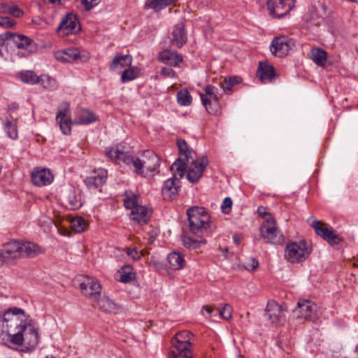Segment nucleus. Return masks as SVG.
I'll use <instances>...</instances> for the list:
<instances>
[{
    "label": "nucleus",
    "instance_id": "obj_7",
    "mask_svg": "<svg viewBox=\"0 0 358 358\" xmlns=\"http://www.w3.org/2000/svg\"><path fill=\"white\" fill-rule=\"evenodd\" d=\"M260 234L266 243L282 244L284 242V236L278 229L275 220L272 217H268L263 222Z\"/></svg>",
    "mask_w": 358,
    "mask_h": 358
},
{
    "label": "nucleus",
    "instance_id": "obj_34",
    "mask_svg": "<svg viewBox=\"0 0 358 358\" xmlns=\"http://www.w3.org/2000/svg\"><path fill=\"white\" fill-rule=\"evenodd\" d=\"M327 52L321 48H313L310 58L318 66H324L327 61Z\"/></svg>",
    "mask_w": 358,
    "mask_h": 358
},
{
    "label": "nucleus",
    "instance_id": "obj_56",
    "mask_svg": "<svg viewBox=\"0 0 358 358\" xmlns=\"http://www.w3.org/2000/svg\"><path fill=\"white\" fill-rule=\"evenodd\" d=\"M257 213L259 215L264 217L266 215H268L269 213L266 211V208L263 206H260L257 209Z\"/></svg>",
    "mask_w": 358,
    "mask_h": 358
},
{
    "label": "nucleus",
    "instance_id": "obj_10",
    "mask_svg": "<svg viewBox=\"0 0 358 358\" xmlns=\"http://www.w3.org/2000/svg\"><path fill=\"white\" fill-rule=\"evenodd\" d=\"M267 8L271 16L281 18L294 7L292 0H266Z\"/></svg>",
    "mask_w": 358,
    "mask_h": 358
},
{
    "label": "nucleus",
    "instance_id": "obj_45",
    "mask_svg": "<svg viewBox=\"0 0 358 358\" xmlns=\"http://www.w3.org/2000/svg\"><path fill=\"white\" fill-rule=\"evenodd\" d=\"M232 307L227 303H225L224 306L219 310L220 315L224 320H228L231 318Z\"/></svg>",
    "mask_w": 358,
    "mask_h": 358
},
{
    "label": "nucleus",
    "instance_id": "obj_5",
    "mask_svg": "<svg viewBox=\"0 0 358 358\" xmlns=\"http://www.w3.org/2000/svg\"><path fill=\"white\" fill-rule=\"evenodd\" d=\"M312 252V247L305 240L292 242L287 245L285 257L290 263H299L308 258Z\"/></svg>",
    "mask_w": 358,
    "mask_h": 358
},
{
    "label": "nucleus",
    "instance_id": "obj_25",
    "mask_svg": "<svg viewBox=\"0 0 358 358\" xmlns=\"http://www.w3.org/2000/svg\"><path fill=\"white\" fill-rule=\"evenodd\" d=\"M201 99L206 110L211 115H217L220 110V98L218 96L214 93L210 96V99H208L201 94Z\"/></svg>",
    "mask_w": 358,
    "mask_h": 358
},
{
    "label": "nucleus",
    "instance_id": "obj_19",
    "mask_svg": "<svg viewBox=\"0 0 358 358\" xmlns=\"http://www.w3.org/2000/svg\"><path fill=\"white\" fill-rule=\"evenodd\" d=\"M106 180L107 171L105 169H99L97 171H94L93 176L87 177L85 180V183L90 189L94 190L105 184Z\"/></svg>",
    "mask_w": 358,
    "mask_h": 358
},
{
    "label": "nucleus",
    "instance_id": "obj_6",
    "mask_svg": "<svg viewBox=\"0 0 358 358\" xmlns=\"http://www.w3.org/2000/svg\"><path fill=\"white\" fill-rule=\"evenodd\" d=\"M192 336L193 334L188 331L178 332L171 341L176 350L170 352V358H192L190 353Z\"/></svg>",
    "mask_w": 358,
    "mask_h": 358
},
{
    "label": "nucleus",
    "instance_id": "obj_35",
    "mask_svg": "<svg viewBox=\"0 0 358 358\" xmlns=\"http://www.w3.org/2000/svg\"><path fill=\"white\" fill-rule=\"evenodd\" d=\"M177 145L179 150V154L185 155V161L188 162L189 159H193V154H194V152L189 149L187 143L185 140L182 139H178L177 141Z\"/></svg>",
    "mask_w": 358,
    "mask_h": 358
},
{
    "label": "nucleus",
    "instance_id": "obj_21",
    "mask_svg": "<svg viewBox=\"0 0 358 358\" xmlns=\"http://www.w3.org/2000/svg\"><path fill=\"white\" fill-rule=\"evenodd\" d=\"M173 173V178L166 180L162 188V194L164 199L171 200L178 195L179 187L175 182L176 173Z\"/></svg>",
    "mask_w": 358,
    "mask_h": 358
},
{
    "label": "nucleus",
    "instance_id": "obj_52",
    "mask_svg": "<svg viewBox=\"0 0 358 358\" xmlns=\"http://www.w3.org/2000/svg\"><path fill=\"white\" fill-rule=\"evenodd\" d=\"M161 74L168 78H174L176 72L170 67H163L161 70Z\"/></svg>",
    "mask_w": 358,
    "mask_h": 358
},
{
    "label": "nucleus",
    "instance_id": "obj_20",
    "mask_svg": "<svg viewBox=\"0 0 358 358\" xmlns=\"http://www.w3.org/2000/svg\"><path fill=\"white\" fill-rule=\"evenodd\" d=\"M32 182L37 186L50 185L52 180L51 173L47 169H34L31 173Z\"/></svg>",
    "mask_w": 358,
    "mask_h": 358
},
{
    "label": "nucleus",
    "instance_id": "obj_50",
    "mask_svg": "<svg viewBox=\"0 0 358 358\" xmlns=\"http://www.w3.org/2000/svg\"><path fill=\"white\" fill-rule=\"evenodd\" d=\"M80 2L86 10H90L99 3V0H81Z\"/></svg>",
    "mask_w": 358,
    "mask_h": 358
},
{
    "label": "nucleus",
    "instance_id": "obj_16",
    "mask_svg": "<svg viewBox=\"0 0 358 358\" xmlns=\"http://www.w3.org/2000/svg\"><path fill=\"white\" fill-rule=\"evenodd\" d=\"M187 41L184 22L181 21L174 25L171 33L170 43L178 48H182Z\"/></svg>",
    "mask_w": 358,
    "mask_h": 358
},
{
    "label": "nucleus",
    "instance_id": "obj_33",
    "mask_svg": "<svg viewBox=\"0 0 358 358\" xmlns=\"http://www.w3.org/2000/svg\"><path fill=\"white\" fill-rule=\"evenodd\" d=\"M242 80V78L237 76L225 78L223 82H220V87L224 92H231L232 87L236 85L241 83Z\"/></svg>",
    "mask_w": 358,
    "mask_h": 358
},
{
    "label": "nucleus",
    "instance_id": "obj_59",
    "mask_svg": "<svg viewBox=\"0 0 358 358\" xmlns=\"http://www.w3.org/2000/svg\"><path fill=\"white\" fill-rule=\"evenodd\" d=\"M19 106L17 103H13L11 105L9 106V110H15L18 108Z\"/></svg>",
    "mask_w": 358,
    "mask_h": 358
},
{
    "label": "nucleus",
    "instance_id": "obj_49",
    "mask_svg": "<svg viewBox=\"0 0 358 358\" xmlns=\"http://www.w3.org/2000/svg\"><path fill=\"white\" fill-rule=\"evenodd\" d=\"M9 15L15 17H20L24 15V12L17 5L10 6Z\"/></svg>",
    "mask_w": 358,
    "mask_h": 358
},
{
    "label": "nucleus",
    "instance_id": "obj_60",
    "mask_svg": "<svg viewBox=\"0 0 358 358\" xmlns=\"http://www.w3.org/2000/svg\"><path fill=\"white\" fill-rule=\"evenodd\" d=\"M233 239H234V242L236 245H238L240 243V242H241V238H240V237L238 235H234L233 236Z\"/></svg>",
    "mask_w": 358,
    "mask_h": 358
},
{
    "label": "nucleus",
    "instance_id": "obj_24",
    "mask_svg": "<svg viewBox=\"0 0 358 358\" xmlns=\"http://www.w3.org/2000/svg\"><path fill=\"white\" fill-rule=\"evenodd\" d=\"M20 249L21 242L13 241L6 244L1 250L7 261L20 257Z\"/></svg>",
    "mask_w": 358,
    "mask_h": 358
},
{
    "label": "nucleus",
    "instance_id": "obj_1",
    "mask_svg": "<svg viewBox=\"0 0 358 358\" xmlns=\"http://www.w3.org/2000/svg\"><path fill=\"white\" fill-rule=\"evenodd\" d=\"M38 341V329L24 310L12 307L0 313V342L3 345L11 349L22 347L32 350Z\"/></svg>",
    "mask_w": 358,
    "mask_h": 358
},
{
    "label": "nucleus",
    "instance_id": "obj_58",
    "mask_svg": "<svg viewBox=\"0 0 358 358\" xmlns=\"http://www.w3.org/2000/svg\"><path fill=\"white\" fill-rule=\"evenodd\" d=\"M203 308L207 312V313L210 315L211 313L213 311V308L209 306H204Z\"/></svg>",
    "mask_w": 358,
    "mask_h": 358
},
{
    "label": "nucleus",
    "instance_id": "obj_28",
    "mask_svg": "<svg viewBox=\"0 0 358 358\" xmlns=\"http://www.w3.org/2000/svg\"><path fill=\"white\" fill-rule=\"evenodd\" d=\"M40 252V248L37 245L31 242H21L20 257H34Z\"/></svg>",
    "mask_w": 358,
    "mask_h": 358
},
{
    "label": "nucleus",
    "instance_id": "obj_39",
    "mask_svg": "<svg viewBox=\"0 0 358 358\" xmlns=\"http://www.w3.org/2000/svg\"><path fill=\"white\" fill-rule=\"evenodd\" d=\"M87 224L81 217H77L71 220V227L76 233H82L87 228Z\"/></svg>",
    "mask_w": 358,
    "mask_h": 358
},
{
    "label": "nucleus",
    "instance_id": "obj_8",
    "mask_svg": "<svg viewBox=\"0 0 358 358\" xmlns=\"http://www.w3.org/2000/svg\"><path fill=\"white\" fill-rule=\"evenodd\" d=\"M294 316L298 319L314 321L317 318V306L312 301L301 299L293 310Z\"/></svg>",
    "mask_w": 358,
    "mask_h": 358
},
{
    "label": "nucleus",
    "instance_id": "obj_44",
    "mask_svg": "<svg viewBox=\"0 0 358 358\" xmlns=\"http://www.w3.org/2000/svg\"><path fill=\"white\" fill-rule=\"evenodd\" d=\"M124 204L127 209H131V211L134 210V208L140 206L138 204V199L136 195H134L132 197L127 196L124 199Z\"/></svg>",
    "mask_w": 358,
    "mask_h": 358
},
{
    "label": "nucleus",
    "instance_id": "obj_36",
    "mask_svg": "<svg viewBox=\"0 0 358 358\" xmlns=\"http://www.w3.org/2000/svg\"><path fill=\"white\" fill-rule=\"evenodd\" d=\"M178 0H148L145 6L152 8L158 12L166 6L177 1Z\"/></svg>",
    "mask_w": 358,
    "mask_h": 358
},
{
    "label": "nucleus",
    "instance_id": "obj_32",
    "mask_svg": "<svg viewBox=\"0 0 358 358\" xmlns=\"http://www.w3.org/2000/svg\"><path fill=\"white\" fill-rule=\"evenodd\" d=\"M97 302V306L103 312L110 313L116 308L115 303L110 299L107 296H99L95 300Z\"/></svg>",
    "mask_w": 358,
    "mask_h": 358
},
{
    "label": "nucleus",
    "instance_id": "obj_43",
    "mask_svg": "<svg viewBox=\"0 0 358 358\" xmlns=\"http://www.w3.org/2000/svg\"><path fill=\"white\" fill-rule=\"evenodd\" d=\"M123 273L120 275V280L122 282H129L134 278V273L131 272V266H125L122 268Z\"/></svg>",
    "mask_w": 358,
    "mask_h": 358
},
{
    "label": "nucleus",
    "instance_id": "obj_61",
    "mask_svg": "<svg viewBox=\"0 0 358 358\" xmlns=\"http://www.w3.org/2000/svg\"><path fill=\"white\" fill-rule=\"evenodd\" d=\"M43 1L44 2L48 1V3H52V4H55V3L60 4L61 3L60 0H43Z\"/></svg>",
    "mask_w": 358,
    "mask_h": 358
},
{
    "label": "nucleus",
    "instance_id": "obj_31",
    "mask_svg": "<svg viewBox=\"0 0 358 358\" xmlns=\"http://www.w3.org/2000/svg\"><path fill=\"white\" fill-rule=\"evenodd\" d=\"M182 245L190 250H194L199 248L201 247V244H205L206 241L205 240H197V239H193L190 236V233H185V231L183 232V235L182 236Z\"/></svg>",
    "mask_w": 358,
    "mask_h": 358
},
{
    "label": "nucleus",
    "instance_id": "obj_37",
    "mask_svg": "<svg viewBox=\"0 0 358 358\" xmlns=\"http://www.w3.org/2000/svg\"><path fill=\"white\" fill-rule=\"evenodd\" d=\"M19 77L22 82L27 84L34 85L40 83V76H38L33 71L20 72L19 73Z\"/></svg>",
    "mask_w": 358,
    "mask_h": 358
},
{
    "label": "nucleus",
    "instance_id": "obj_13",
    "mask_svg": "<svg viewBox=\"0 0 358 358\" xmlns=\"http://www.w3.org/2000/svg\"><path fill=\"white\" fill-rule=\"evenodd\" d=\"M11 40L19 49L25 50V52H18V55L21 54L23 56H27L36 52L38 49L37 44L24 35L13 33Z\"/></svg>",
    "mask_w": 358,
    "mask_h": 358
},
{
    "label": "nucleus",
    "instance_id": "obj_38",
    "mask_svg": "<svg viewBox=\"0 0 358 358\" xmlns=\"http://www.w3.org/2000/svg\"><path fill=\"white\" fill-rule=\"evenodd\" d=\"M12 32L6 31L0 35V56L1 57H6L8 54V45L6 41L11 40Z\"/></svg>",
    "mask_w": 358,
    "mask_h": 358
},
{
    "label": "nucleus",
    "instance_id": "obj_62",
    "mask_svg": "<svg viewBox=\"0 0 358 358\" xmlns=\"http://www.w3.org/2000/svg\"><path fill=\"white\" fill-rule=\"evenodd\" d=\"M239 358H244V357L242 355H240Z\"/></svg>",
    "mask_w": 358,
    "mask_h": 358
},
{
    "label": "nucleus",
    "instance_id": "obj_3",
    "mask_svg": "<svg viewBox=\"0 0 358 358\" xmlns=\"http://www.w3.org/2000/svg\"><path fill=\"white\" fill-rule=\"evenodd\" d=\"M208 164V160L206 155L202 156L199 160L192 159L189 166H187L184 159L179 157L171 165V171L176 172L180 178H183L187 171V180L192 183H195L201 178Z\"/></svg>",
    "mask_w": 358,
    "mask_h": 358
},
{
    "label": "nucleus",
    "instance_id": "obj_4",
    "mask_svg": "<svg viewBox=\"0 0 358 358\" xmlns=\"http://www.w3.org/2000/svg\"><path fill=\"white\" fill-rule=\"evenodd\" d=\"M189 233L201 238L205 230L210 227V216L202 207L193 206L187 209Z\"/></svg>",
    "mask_w": 358,
    "mask_h": 358
},
{
    "label": "nucleus",
    "instance_id": "obj_27",
    "mask_svg": "<svg viewBox=\"0 0 358 358\" xmlns=\"http://www.w3.org/2000/svg\"><path fill=\"white\" fill-rule=\"evenodd\" d=\"M62 54L64 56H62L61 59L66 62H77L80 60L82 62H85L89 59V56L81 55L80 51L77 48H68Z\"/></svg>",
    "mask_w": 358,
    "mask_h": 358
},
{
    "label": "nucleus",
    "instance_id": "obj_57",
    "mask_svg": "<svg viewBox=\"0 0 358 358\" xmlns=\"http://www.w3.org/2000/svg\"><path fill=\"white\" fill-rule=\"evenodd\" d=\"M6 261L5 256L1 250H0V266H1Z\"/></svg>",
    "mask_w": 358,
    "mask_h": 358
},
{
    "label": "nucleus",
    "instance_id": "obj_2",
    "mask_svg": "<svg viewBox=\"0 0 358 358\" xmlns=\"http://www.w3.org/2000/svg\"><path fill=\"white\" fill-rule=\"evenodd\" d=\"M106 155L117 164H132L135 172L144 177L157 171L159 166V157L151 150H145L140 157L134 159L124 147L117 145L108 150Z\"/></svg>",
    "mask_w": 358,
    "mask_h": 358
},
{
    "label": "nucleus",
    "instance_id": "obj_53",
    "mask_svg": "<svg viewBox=\"0 0 358 358\" xmlns=\"http://www.w3.org/2000/svg\"><path fill=\"white\" fill-rule=\"evenodd\" d=\"M127 253L128 256L131 257L134 260H138L141 257L140 255H138L136 248L128 249Z\"/></svg>",
    "mask_w": 358,
    "mask_h": 358
},
{
    "label": "nucleus",
    "instance_id": "obj_42",
    "mask_svg": "<svg viewBox=\"0 0 358 358\" xmlns=\"http://www.w3.org/2000/svg\"><path fill=\"white\" fill-rule=\"evenodd\" d=\"M5 130L9 138L16 139L17 138V131L16 124H13L10 121L8 120L5 124Z\"/></svg>",
    "mask_w": 358,
    "mask_h": 358
},
{
    "label": "nucleus",
    "instance_id": "obj_17",
    "mask_svg": "<svg viewBox=\"0 0 358 358\" xmlns=\"http://www.w3.org/2000/svg\"><path fill=\"white\" fill-rule=\"evenodd\" d=\"M80 288L83 294L94 300L96 299L97 295H99L101 290V285L88 276L80 283Z\"/></svg>",
    "mask_w": 358,
    "mask_h": 358
},
{
    "label": "nucleus",
    "instance_id": "obj_54",
    "mask_svg": "<svg viewBox=\"0 0 358 358\" xmlns=\"http://www.w3.org/2000/svg\"><path fill=\"white\" fill-rule=\"evenodd\" d=\"M10 6L6 3L0 4V12L3 13L9 14Z\"/></svg>",
    "mask_w": 358,
    "mask_h": 358
},
{
    "label": "nucleus",
    "instance_id": "obj_30",
    "mask_svg": "<svg viewBox=\"0 0 358 358\" xmlns=\"http://www.w3.org/2000/svg\"><path fill=\"white\" fill-rule=\"evenodd\" d=\"M132 219L141 224H144L149 220V215L148 209L143 206H139L134 208L131 211Z\"/></svg>",
    "mask_w": 358,
    "mask_h": 358
},
{
    "label": "nucleus",
    "instance_id": "obj_14",
    "mask_svg": "<svg viewBox=\"0 0 358 358\" xmlns=\"http://www.w3.org/2000/svg\"><path fill=\"white\" fill-rule=\"evenodd\" d=\"M69 111V104L67 102H63L57 114L56 120L58 122L62 132L65 134H69L71 131L72 121L67 114Z\"/></svg>",
    "mask_w": 358,
    "mask_h": 358
},
{
    "label": "nucleus",
    "instance_id": "obj_29",
    "mask_svg": "<svg viewBox=\"0 0 358 358\" xmlns=\"http://www.w3.org/2000/svg\"><path fill=\"white\" fill-rule=\"evenodd\" d=\"M167 261L169 262L170 268L174 270L182 268L185 264L184 256L176 252L170 253L167 256Z\"/></svg>",
    "mask_w": 358,
    "mask_h": 358
},
{
    "label": "nucleus",
    "instance_id": "obj_48",
    "mask_svg": "<svg viewBox=\"0 0 358 358\" xmlns=\"http://www.w3.org/2000/svg\"><path fill=\"white\" fill-rule=\"evenodd\" d=\"M232 206V200L229 197H226L221 206L222 210L224 213H229L231 211Z\"/></svg>",
    "mask_w": 358,
    "mask_h": 358
},
{
    "label": "nucleus",
    "instance_id": "obj_9",
    "mask_svg": "<svg viewBox=\"0 0 358 358\" xmlns=\"http://www.w3.org/2000/svg\"><path fill=\"white\" fill-rule=\"evenodd\" d=\"M310 225L314 229L316 234L327 241L331 245H338L342 241V238L334 231L331 227H327V224L319 220L310 217L308 220Z\"/></svg>",
    "mask_w": 358,
    "mask_h": 358
},
{
    "label": "nucleus",
    "instance_id": "obj_22",
    "mask_svg": "<svg viewBox=\"0 0 358 358\" xmlns=\"http://www.w3.org/2000/svg\"><path fill=\"white\" fill-rule=\"evenodd\" d=\"M132 63V57L130 55H122L116 54L113 60L109 64L111 71H117L122 69L130 66Z\"/></svg>",
    "mask_w": 358,
    "mask_h": 358
},
{
    "label": "nucleus",
    "instance_id": "obj_41",
    "mask_svg": "<svg viewBox=\"0 0 358 358\" xmlns=\"http://www.w3.org/2000/svg\"><path fill=\"white\" fill-rule=\"evenodd\" d=\"M178 102L181 106H189L192 103V96L187 90H182L177 94Z\"/></svg>",
    "mask_w": 358,
    "mask_h": 358
},
{
    "label": "nucleus",
    "instance_id": "obj_23",
    "mask_svg": "<svg viewBox=\"0 0 358 358\" xmlns=\"http://www.w3.org/2000/svg\"><path fill=\"white\" fill-rule=\"evenodd\" d=\"M159 60L170 66H177L182 62V57L175 51L164 50L158 55Z\"/></svg>",
    "mask_w": 358,
    "mask_h": 358
},
{
    "label": "nucleus",
    "instance_id": "obj_26",
    "mask_svg": "<svg viewBox=\"0 0 358 358\" xmlns=\"http://www.w3.org/2000/svg\"><path fill=\"white\" fill-rule=\"evenodd\" d=\"M96 116L90 110L85 108H77L76 118L74 122L78 124H88L96 122Z\"/></svg>",
    "mask_w": 358,
    "mask_h": 358
},
{
    "label": "nucleus",
    "instance_id": "obj_51",
    "mask_svg": "<svg viewBox=\"0 0 358 358\" xmlns=\"http://www.w3.org/2000/svg\"><path fill=\"white\" fill-rule=\"evenodd\" d=\"M15 22L10 20L8 17H0V26L5 27H12L15 25Z\"/></svg>",
    "mask_w": 358,
    "mask_h": 358
},
{
    "label": "nucleus",
    "instance_id": "obj_11",
    "mask_svg": "<svg viewBox=\"0 0 358 358\" xmlns=\"http://www.w3.org/2000/svg\"><path fill=\"white\" fill-rule=\"evenodd\" d=\"M78 24V19L77 15L73 13H68L57 27V31L62 33L64 35L77 34L80 31V27Z\"/></svg>",
    "mask_w": 358,
    "mask_h": 358
},
{
    "label": "nucleus",
    "instance_id": "obj_47",
    "mask_svg": "<svg viewBox=\"0 0 358 358\" xmlns=\"http://www.w3.org/2000/svg\"><path fill=\"white\" fill-rule=\"evenodd\" d=\"M244 266L248 271H253L259 266V262L255 258H250L245 263Z\"/></svg>",
    "mask_w": 358,
    "mask_h": 358
},
{
    "label": "nucleus",
    "instance_id": "obj_18",
    "mask_svg": "<svg viewBox=\"0 0 358 358\" xmlns=\"http://www.w3.org/2000/svg\"><path fill=\"white\" fill-rule=\"evenodd\" d=\"M256 75L262 83H271L277 76L274 67L267 62H259Z\"/></svg>",
    "mask_w": 358,
    "mask_h": 358
},
{
    "label": "nucleus",
    "instance_id": "obj_40",
    "mask_svg": "<svg viewBox=\"0 0 358 358\" xmlns=\"http://www.w3.org/2000/svg\"><path fill=\"white\" fill-rule=\"evenodd\" d=\"M39 80L45 89L49 90H55L57 89V83L56 80L48 75L40 76Z\"/></svg>",
    "mask_w": 358,
    "mask_h": 358
},
{
    "label": "nucleus",
    "instance_id": "obj_55",
    "mask_svg": "<svg viewBox=\"0 0 358 358\" xmlns=\"http://www.w3.org/2000/svg\"><path fill=\"white\" fill-rule=\"evenodd\" d=\"M214 87L212 85H207L205 87V92L207 95H209L210 96H212L214 92Z\"/></svg>",
    "mask_w": 358,
    "mask_h": 358
},
{
    "label": "nucleus",
    "instance_id": "obj_12",
    "mask_svg": "<svg viewBox=\"0 0 358 358\" xmlns=\"http://www.w3.org/2000/svg\"><path fill=\"white\" fill-rule=\"evenodd\" d=\"M266 315L273 324H280L285 320V309L274 300H269L266 308Z\"/></svg>",
    "mask_w": 358,
    "mask_h": 358
},
{
    "label": "nucleus",
    "instance_id": "obj_46",
    "mask_svg": "<svg viewBox=\"0 0 358 358\" xmlns=\"http://www.w3.org/2000/svg\"><path fill=\"white\" fill-rule=\"evenodd\" d=\"M136 77V72L131 69H125L121 76L122 83H127L135 79Z\"/></svg>",
    "mask_w": 358,
    "mask_h": 358
},
{
    "label": "nucleus",
    "instance_id": "obj_15",
    "mask_svg": "<svg viewBox=\"0 0 358 358\" xmlns=\"http://www.w3.org/2000/svg\"><path fill=\"white\" fill-rule=\"evenodd\" d=\"M293 45V42L286 36H280L274 38L270 46L272 54L283 57L286 55Z\"/></svg>",
    "mask_w": 358,
    "mask_h": 358
}]
</instances>
